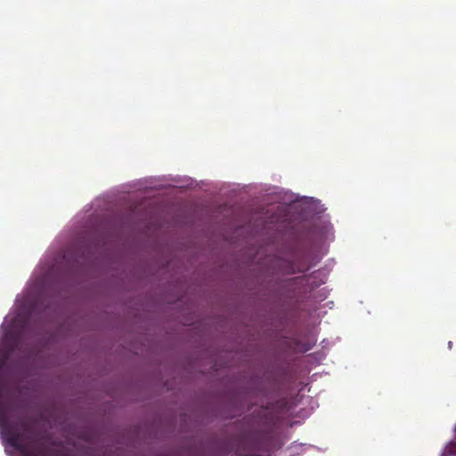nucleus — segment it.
Here are the masks:
<instances>
[{"label":"nucleus","mask_w":456,"mask_h":456,"mask_svg":"<svg viewBox=\"0 0 456 456\" xmlns=\"http://www.w3.org/2000/svg\"><path fill=\"white\" fill-rule=\"evenodd\" d=\"M31 426L26 419L13 422L0 410V433L5 442L23 456H67L61 450L40 444H32Z\"/></svg>","instance_id":"1"},{"label":"nucleus","mask_w":456,"mask_h":456,"mask_svg":"<svg viewBox=\"0 0 456 456\" xmlns=\"http://www.w3.org/2000/svg\"><path fill=\"white\" fill-rule=\"evenodd\" d=\"M309 269L308 266H303V267H296L293 265H289L288 268L286 269V273L288 274H296L300 273L307 271Z\"/></svg>","instance_id":"2"}]
</instances>
